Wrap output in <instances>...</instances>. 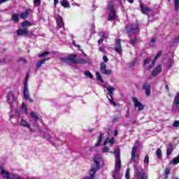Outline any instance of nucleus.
<instances>
[{"mask_svg":"<svg viewBox=\"0 0 179 179\" xmlns=\"http://www.w3.org/2000/svg\"><path fill=\"white\" fill-rule=\"evenodd\" d=\"M78 55L76 54H71L67 57H60L61 62H64V64H78L80 65H85V64H87L86 59L80 58L77 59Z\"/></svg>","mask_w":179,"mask_h":179,"instance_id":"f257e3e1","label":"nucleus"},{"mask_svg":"<svg viewBox=\"0 0 179 179\" xmlns=\"http://www.w3.org/2000/svg\"><path fill=\"white\" fill-rule=\"evenodd\" d=\"M109 153H114L115 155V171L112 173V177L113 179H117V175L120 173V170H121V152L120 148H117L113 152H109Z\"/></svg>","mask_w":179,"mask_h":179,"instance_id":"f03ea898","label":"nucleus"},{"mask_svg":"<svg viewBox=\"0 0 179 179\" xmlns=\"http://www.w3.org/2000/svg\"><path fill=\"white\" fill-rule=\"evenodd\" d=\"M134 175L136 176V179L149 178V176H148V173L145 172V170H143L141 166L135 168Z\"/></svg>","mask_w":179,"mask_h":179,"instance_id":"7ed1b4c3","label":"nucleus"},{"mask_svg":"<svg viewBox=\"0 0 179 179\" xmlns=\"http://www.w3.org/2000/svg\"><path fill=\"white\" fill-rule=\"evenodd\" d=\"M28 80H29V74L27 75V78L24 83V91H23L24 99V100H28V101H30V103H33V99L30 98V95H29V89L27 87Z\"/></svg>","mask_w":179,"mask_h":179,"instance_id":"20e7f679","label":"nucleus"},{"mask_svg":"<svg viewBox=\"0 0 179 179\" xmlns=\"http://www.w3.org/2000/svg\"><path fill=\"white\" fill-rule=\"evenodd\" d=\"M125 30L127 33V34H129L131 33H136L138 30H139V26L138 24L135 25L134 24H130L125 27Z\"/></svg>","mask_w":179,"mask_h":179,"instance_id":"39448f33","label":"nucleus"},{"mask_svg":"<svg viewBox=\"0 0 179 179\" xmlns=\"http://www.w3.org/2000/svg\"><path fill=\"white\" fill-rule=\"evenodd\" d=\"M107 90H108L107 94H108V96H110V98H108V101H110V103L112 106L115 107V106H117V103H115V101H114V98H113V92H114V90H115V88L109 87L107 88Z\"/></svg>","mask_w":179,"mask_h":179,"instance_id":"423d86ee","label":"nucleus"},{"mask_svg":"<svg viewBox=\"0 0 179 179\" xmlns=\"http://www.w3.org/2000/svg\"><path fill=\"white\" fill-rule=\"evenodd\" d=\"M100 71L103 75H111L113 72L110 69H107V65L103 62L100 64Z\"/></svg>","mask_w":179,"mask_h":179,"instance_id":"0eeeda50","label":"nucleus"},{"mask_svg":"<svg viewBox=\"0 0 179 179\" xmlns=\"http://www.w3.org/2000/svg\"><path fill=\"white\" fill-rule=\"evenodd\" d=\"M115 51L117 54H121L122 52V46L121 45V39L120 38L115 39Z\"/></svg>","mask_w":179,"mask_h":179,"instance_id":"6e6552de","label":"nucleus"},{"mask_svg":"<svg viewBox=\"0 0 179 179\" xmlns=\"http://www.w3.org/2000/svg\"><path fill=\"white\" fill-rule=\"evenodd\" d=\"M132 101L133 103H134V106L137 107L138 111H142V110L145 108L143 104H142L141 101H138V99L136 97H133Z\"/></svg>","mask_w":179,"mask_h":179,"instance_id":"1a4fd4ad","label":"nucleus"},{"mask_svg":"<svg viewBox=\"0 0 179 179\" xmlns=\"http://www.w3.org/2000/svg\"><path fill=\"white\" fill-rule=\"evenodd\" d=\"M0 174L2 176L3 178H10V173L9 171L5 170L2 166H0Z\"/></svg>","mask_w":179,"mask_h":179,"instance_id":"9d476101","label":"nucleus"},{"mask_svg":"<svg viewBox=\"0 0 179 179\" xmlns=\"http://www.w3.org/2000/svg\"><path fill=\"white\" fill-rule=\"evenodd\" d=\"M150 85H149V83H145L143 84V90H145V95L147 96V97H149L150 96Z\"/></svg>","mask_w":179,"mask_h":179,"instance_id":"9b49d317","label":"nucleus"},{"mask_svg":"<svg viewBox=\"0 0 179 179\" xmlns=\"http://www.w3.org/2000/svg\"><path fill=\"white\" fill-rule=\"evenodd\" d=\"M140 8L141 9V13L143 15H146L147 13H149V12H152V9L149 7L145 6V4L143 3H141Z\"/></svg>","mask_w":179,"mask_h":179,"instance_id":"f8f14e48","label":"nucleus"},{"mask_svg":"<svg viewBox=\"0 0 179 179\" xmlns=\"http://www.w3.org/2000/svg\"><path fill=\"white\" fill-rule=\"evenodd\" d=\"M14 101H16L15 94L12 93V92H10L7 96V103H8V104H12V103H14Z\"/></svg>","mask_w":179,"mask_h":179,"instance_id":"ddd939ff","label":"nucleus"},{"mask_svg":"<svg viewBox=\"0 0 179 179\" xmlns=\"http://www.w3.org/2000/svg\"><path fill=\"white\" fill-rule=\"evenodd\" d=\"M30 10L31 9H27L24 12L21 13L20 15V17L23 19V20H26L28 17H30Z\"/></svg>","mask_w":179,"mask_h":179,"instance_id":"4468645a","label":"nucleus"},{"mask_svg":"<svg viewBox=\"0 0 179 179\" xmlns=\"http://www.w3.org/2000/svg\"><path fill=\"white\" fill-rule=\"evenodd\" d=\"M162 72V64H159L151 73L152 76L155 78L159 73Z\"/></svg>","mask_w":179,"mask_h":179,"instance_id":"2eb2a0df","label":"nucleus"},{"mask_svg":"<svg viewBox=\"0 0 179 179\" xmlns=\"http://www.w3.org/2000/svg\"><path fill=\"white\" fill-rule=\"evenodd\" d=\"M89 174L90 176H85L83 179H94L96 177V169L94 168H92Z\"/></svg>","mask_w":179,"mask_h":179,"instance_id":"dca6fc26","label":"nucleus"},{"mask_svg":"<svg viewBox=\"0 0 179 179\" xmlns=\"http://www.w3.org/2000/svg\"><path fill=\"white\" fill-rule=\"evenodd\" d=\"M29 34V30L27 29H19L17 30V36H24L26 37Z\"/></svg>","mask_w":179,"mask_h":179,"instance_id":"f3484780","label":"nucleus"},{"mask_svg":"<svg viewBox=\"0 0 179 179\" xmlns=\"http://www.w3.org/2000/svg\"><path fill=\"white\" fill-rule=\"evenodd\" d=\"M117 16V11L115 10L110 11L108 16V20L109 22H113L115 19V17Z\"/></svg>","mask_w":179,"mask_h":179,"instance_id":"a211bd4d","label":"nucleus"},{"mask_svg":"<svg viewBox=\"0 0 179 179\" xmlns=\"http://www.w3.org/2000/svg\"><path fill=\"white\" fill-rule=\"evenodd\" d=\"M136 152H138V147L134 146L131 150V162H135V159L136 158V156H138Z\"/></svg>","mask_w":179,"mask_h":179,"instance_id":"6ab92c4d","label":"nucleus"},{"mask_svg":"<svg viewBox=\"0 0 179 179\" xmlns=\"http://www.w3.org/2000/svg\"><path fill=\"white\" fill-rule=\"evenodd\" d=\"M176 107V108H179V92L176 94L175 96L173 102V108Z\"/></svg>","mask_w":179,"mask_h":179,"instance_id":"aec40b11","label":"nucleus"},{"mask_svg":"<svg viewBox=\"0 0 179 179\" xmlns=\"http://www.w3.org/2000/svg\"><path fill=\"white\" fill-rule=\"evenodd\" d=\"M93 162L96 166H92V169H95L96 173H97V171L100 169V162H99V159L97 157H94L93 159Z\"/></svg>","mask_w":179,"mask_h":179,"instance_id":"412c9836","label":"nucleus"},{"mask_svg":"<svg viewBox=\"0 0 179 179\" xmlns=\"http://www.w3.org/2000/svg\"><path fill=\"white\" fill-rule=\"evenodd\" d=\"M57 24L59 28L64 27L65 24L64 23V20H62V17H61V15H58L57 19Z\"/></svg>","mask_w":179,"mask_h":179,"instance_id":"4be33fe9","label":"nucleus"},{"mask_svg":"<svg viewBox=\"0 0 179 179\" xmlns=\"http://www.w3.org/2000/svg\"><path fill=\"white\" fill-rule=\"evenodd\" d=\"M169 147L166 150V156L167 157H170V155L171 153H173V151L174 150V146L173 145V143H169Z\"/></svg>","mask_w":179,"mask_h":179,"instance_id":"5701e85b","label":"nucleus"},{"mask_svg":"<svg viewBox=\"0 0 179 179\" xmlns=\"http://www.w3.org/2000/svg\"><path fill=\"white\" fill-rule=\"evenodd\" d=\"M107 143H110V145H114V143H115V140L113 137H112L111 138H110V137H108L105 139L103 142V146H106Z\"/></svg>","mask_w":179,"mask_h":179,"instance_id":"b1692460","label":"nucleus"},{"mask_svg":"<svg viewBox=\"0 0 179 179\" xmlns=\"http://www.w3.org/2000/svg\"><path fill=\"white\" fill-rule=\"evenodd\" d=\"M103 136H104V134L101 133L98 137L96 143L95 144V148L100 146V144L103 142Z\"/></svg>","mask_w":179,"mask_h":179,"instance_id":"393cba45","label":"nucleus"},{"mask_svg":"<svg viewBox=\"0 0 179 179\" xmlns=\"http://www.w3.org/2000/svg\"><path fill=\"white\" fill-rule=\"evenodd\" d=\"M48 59H50V58H45L42 60L38 61L36 64V68H41V65L45 64V61H48Z\"/></svg>","mask_w":179,"mask_h":179,"instance_id":"a878e982","label":"nucleus"},{"mask_svg":"<svg viewBox=\"0 0 179 179\" xmlns=\"http://www.w3.org/2000/svg\"><path fill=\"white\" fill-rule=\"evenodd\" d=\"M20 124H21L22 127H24V128H28L29 129H30V124H29V122H27V121L22 119L20 121Z\"/></svg>","mask_w":179,"mask_h":179,"instance_id":"bb28decb","label":"nucleus"},{"mask_svg":"<svg viewBox=\"0 0 179 179\" xmlns=\"http://www.w3.org/2000/svg\"><path fill=\"white\" fill-rule=\"evenodd\" d=\"M60 3H61L62 6H63L64 8H70L71 7V4L69 3V1H68L66 0L61 1Z\"/></svg>","mask_w":179,"mask_h":179,"instance_id":"cd10ccee","label":"nucleus"},{"mask_svg":"<svg viewBox=\"0 0 179 179\" xmlns=\"http://www.w3.org/2000/svg\"><path fill=\"white\" fill-rule=\"evenodd\" d=\"M30 116L34 120V121H38V120H40L38 115H37V113H36L34 111H31L30 113Z\"/></svg>","mask_w":179,"mask_h":179,"instance_id":"c85d7f7f","label":"nucleus"},{"mask_svg":"<svg viewBox=\"0 0 179 179\" xmlns=\"http://www.w3.org/2000/svg\"><path fill=\"white\" fill-rule=\"evenodd\" d=\"M137 41H138V38H136V36H134L133 38L130 39L129 44L132 45V47H136Z\"/></svg>","mask_w":179,"mask_h":179,"instance_id":"c756f323","label":"nucleus"},{"mask_svg":"<svg viewBox=\"0 0 179 179\" xmlns=\"http://www.w3.org/2000/svg\"><path fill=\"white\" fill-rule=\"evenodd\" d=\"M11 19L13 20V22H14L15 23H19V14L16 13V14H13L11 17Z\"/></svg>","mask_w":179,"mask_h":179,"instance_id":"7c9ffc66","label":"nucleus"},{"mask_svg":"<svg viewBox=\"0 0 179 179\" xmlns=\"http://www.w3.org/2000/svg\"><path fill=\"white\" fill-rule=\"evenodd\" d=\"M21 24L23 29H24L25 27H30V26H32L31 22H29L28 20L22 22Z\"/></svg>","mask_w":179,"mask_h":179,"instance_id":"2f4dec72","label":"nucleus"},{"mask_svg":"<svg viewBox=\"0 0 179 179\" xmlns=\"http://www.w3.org/2000/svg\"><path fill=\"white\" fill-rule=\"evenodd\" d=\"M107 10H115V9L114 8V2L113 1H109L108 3V6H107Z\"/></svg>","mask_w":179,"mask_h":179,"instance_id":"473e14b6","label":"nucleus"},{"mask_svg":"<svg viewBox=\"0 0 179 179\" xmlns=\"http://www.w3.org/2000/svg\"><path fill=\"white\" fill-rule=\"evenodd\" d=\"M169 174H170V168L167 167L164 170V179H167L169 178Z\"/></svg>","mask_w":179,"mask_h":179,"instance_id":"72a5a7b5","label":"nucleus"},{"mask_svg":"<svg viewBox=\"0 0 179 179\" xmlns=\"http://www.w3.org/2000/svg\"><path fill=\"white\" fill-rule=\"evenodd\" d=\"M85 75L86 78H90V79H93V74L89 71H85Z\"/></svg>","mask_w":179,"mask_h":179,"instance_id":"f704fd0d","label":"nucleus"},{"mask_svg":"<svg viewBox=\"0 0 179 179\" xmlns=\"http://www.w3.org/2000/svg\"><path fill=\"white\" fill-rule=\"evenodd\" d=\"M157 159H162V150L157 149L156 151Z\"/></svg>","mask_w":179,"mask_h":179,"instance_id":"c9c22d12","label":"nucleus"},{"mask_svg":"<svg viewBox=\"0 0 179 179\" xmlns=\"http://www.w3.org/2000/svg\"><path fill=\"white\" fill-rule=\"evenodd\" d=\"M96 75L97 80H100V82H101V83H103L104 81L103 80V78H101V75H100V73L99 72H96Z\"/></svg>","mask_w":179,"mask_h":179,"instance_id":"e433bc0d","label":"nucleus"},{"mask_svg":"<svg viewBox=\"0 0 179 179\" xmlns=\"http://www.w3.org/2000/svg\"><path fill=\"white\" fill-rule=\"evenodd\" d=\"M172 163L173 164H178V163H179V154L178 155L176 158H173L172 159Z\"/></svg>","mask_w":179,"mask_h":179,"instance_id":"4c0bfd02","label":"nucleus"},{"mask_svg":"<svg viewBox=\"0 0 179 179\" xmlns=\"http://www.w3.org/2000/svg\"><path fill=\"white\" fill-rule=\"evenodd\" d=\"M50 55V52L45 51V52H43V53L38 55V57L43 58V57H45L46 55Z\"/></svg>","mask_w":179,"mask_h":179,"instance_id":"58836bf2","label":"nucleus"},{"mask_svg":"<svg viewBox=\"0 0 179 179\" xmlns=\"http://www.w3.org/2000/svg\"><path fill=\"white\" fill-rule=\"evenodd\" d=\"M131 171V170L129 169V168H127L126 170V173H125V178L126 179H130L129 178V172Z\"/></svg>","mask_w":179,"mask_h":179,"instance_id":"ea45409f","label":"nucleus"},{"mask_svg":"<svg viewBox=\"0 0 179 179\" xmlns=\"http://www.w3.org/2000/svg\"><path fill=\"white\" fill-rule=\"evenodd\" d=\"M162 54H163V52L162 51V50H159L157 53V55H156V56H155V59H157L158 58H160L161 57H162Z\"/></svg>","mask_w":179,"mask_h":179,"instance_id":"a19ab883","label":"nucleus"},{"mask_svg":"<svg viewBox=\"0 0 179 179\" xmlns=\"http://www.w3.org/2000/svg\"><path fill=\"white\" fill-rule=\"evenodd\" d=\"M150 62V57H147L143 61V65H148Z\"/></svg>","mask_w":179,"mask_h":179,"instance_id":"79ce46f5","label":"nucleus"},{"mask_svg":"<svg viewBox=\"0 0 179 179\" xmlns=\"http://www.w3.org/2000/svg\"><path fill=\"white\" fill-rule=\"evenodd\" d=\"M99 36H100V37H102L101 38H107V37L106 36V32L104 31L99 32Z\"/></svg>","mask_w":179,"mask_h":179,"instance_id":"37998d69","label":"nucleus"},{"mask_svg":"<svg viewBox=\"0 0 179 179\" xmlns=\"http://www.w3.org/2000/svg\"><path fill=\"white\" fill-rule=\"evenodd\" d=\"M179 0H175V10H178Z\"/></svg>","mask_w":179,"mask_h":179,"instance_id":"c03bdc74","label":"nucleus"},{"mask_svg":"<svg viewBox=\"0 0 179 179\" xmlns=\"http://www.w3.org/2000/svg\"><path fill=\"white\" fill-rule=\"evenodd\" d=\"M145 164H149V155H146L144 158Z\"/></svg>","mask_w":179,"mask_h":179,"instance_id":"a18cd8bd","label":"nucleus"},{"mask_svg":"<svg viewBox=\"0 0 179 179\" xmlns=\"http://www.w3.org/2000/svg\"><path fill=\"white\" fill-rule=\"evenodd\" d=\"M34 3L36 6H40L41 4V0H34Z\"/></svg>","mask_w":179,"mask_h":179,"instance_id":"49530a36","label":"nucleus"},{"mask_svg":"<svg viewBox=\"0 0 179 179\" xmlns=\"http://www.w3.org/2000/svg\"><path fill=\"white\" fill-rule=\"evenodd\" d=\"M12 179H22V178H20V176L15 174L12 176Z\"/></svg>","mask_w":179,"mask_h":179,"instance_id":"de8ad7c7","label":"nucleus"},{"mask_svg":"<svg viewBox=\"0 0 179 179\" xmlns=\"http://www.w3.org/2000/svg\"><path fill=\"white\" fill-rule=\"evenodd\" d=\"M109 150H110V148H108V147H103V153H107V152H109Z\"/></svg>","mask_w":179,"mask_h":179,"instance_id":"09e8293b","label":"nucleus"},{"mask_svg":"<svg viewBox=\"0 0 179 179\" xmlns=\"http://www.w3.org/2000/svg\"><path fill=\"white\" fill-rule=\"evenodd\" d=\"M173 127H175L176 128H178V127H179V120H176L173 122Z\"/></svg>","mask_w":179,"mask_h":179,"instance_id":"8fccbe9b","label":"nucleus"},{"mask_svg":"<svg viewBox=\"0 0 179 179\" xmlns=\"http://www.w3.org/2000/svg\"><path fill=\"white\" fill-rule=\"evenodd\" d=\"M21 108L22 110H24V111H27V106H26V104H24V103H22Z\"/></svg>","mask_w":179,"mask_h":179,"instance_id":"3c124183","label":"nucleus"},{"mask_svg":"<svg viewBox=\"0 0 179 179\" xmlns=\"http://www.w3.org/2000/svg\"><path fill=\"white\" fill-rule=\"evenodd\" d=\"M27 36H29V37L30 38H31V37H33V36H34V33H33V32H29V31H28Z\"/></svg>","mask_w":179,"mask_h":179,"instance_id":"603ef678","label":"nucleus"},{"mask_svg":"<svg viewBox=\"0 0 179 179\" xmlns=\"http://www.w3.org/2000/svg\"><path fill=\"white\" fill-rule=\"evenodd\" d=\"M120 120V117H117L113 119L112 122H117Z\"/></svg>","mask_w":179,"mask_h":179,"instance_id":"864d4df0","label":"nucleus"},{"mask_svg":"<svg viewBox=\"0 0 179 179\" xmlns=\"http://www.w3.org/2000/svg\"><path fill=\"white\" fill-rule=\"evenodd\" d=\"M99 51H100L101 52H104V51H106V49H104V48L103 47H99Z\"/></svg>","mask_w":179,"mask_h":179,"instance_id":"5fc2aeb1","label":"nucleus"},{"mask_svg":"<svg viewBox=\"0 0 179 179\" xmlns=\"http://www.w3.org/2000/svg\"><path fill=\"white\" fill-rule=\"evenodd\" d=\"M103 59L104 62H108V57H107V56H103Z\"/></svg>","mask_w":179,"mask_h":179,"instance_id":"6e6d98bb","label":"nucleus"},{"mask_svg":"<svg viewBox=\"0 0 179 179\" xmlns=\"http://www.w3.org/2000/svg\"><path fill=\"white\" fill-rule=\"evenodd\" d=\"M103 41H104V38H99V40L98 41V44H101Z\"/></svg>","mask_w":179,"mask_h":179,"instance_id":"4d7b16f0","label":"nucleus"},{"mask_svg":"<svg viewBox=\"0 0 179 179\" xmlns=\"http://www.w3.org/2000/svg\"><path fill=\"white\" fill-rule=\"evenodd\" d=\"M73 45H74V47H78V48H80V45H76V43H75V41H73Z\"/></svg>","mask_w":179,"mask_h":179,"instance_id":"13d9d810","label":"nucleus"},{"mask_svg":"<svg viewBox=\"0 0 179 179\" xmlns=\"http://www.w3.org/2000/svg\"><path fill=\"white\" fill-rule=\"evenodd\" d=\"M156 61H157V59H155V57L152 62V66L155 65V64H156Z\"/></svg>","mask_w":179,"mask_h":179,"instance_id":"bf43d9fd","label":"nucleus"},{"mask_svg":"<svg viewBox=\"0 0 179 179\" xmlns=\"http://www.w3.org/2000/svg\"><path fill=\"white\" fill-rule=\"evenodd\" d=\"M152 68H153V65H152V64H150V66H148V71H150V69H151Z\"/></svg>","mask_w":179,"mask_h":179,"instance_id":"052dcab7","label":"nucleus"},{"mask_svg":"<svg viewBox=\"0 0 179 179\" xmlns=\"http://www.w3.org/2000/svg\"><path fill=\"white\" fill-rule=\"evenodd\" d=\"M126 118H129V110L127 111Z\"/></svg>","mask_w":179,"mask_h":179,"instance_id":"680f3d73","label":"nucleus"},{"mask_svg":"<svg viewBox=\"0 0 179 179\" xmlns=\"http://www.w3.org/2000/svg\"><path fill=\"white\" fill-rule=\"evenodd\" d=\"M156 41V38H152L150 41V43H155Z\"/></svg>","mask_w":179,"mask_h":179,"instance_id":"e2e57ef3","label":"nucleus"},{"mask_svg":"<svg viewBox=\"0 0 179 179\" xmlns=\"http://www.w3.org/2000/svg\"><path fill=\"white\" fill-rule=\"evenodd\" d=\"M118 135V130H115L114 132V136H117Z\"/></svg>","mask_w":179,"mask_h":179,"instance_id":"0e129e2a","label":"nucleus"},{"mask_svg":"<svg viewBox=\"0 0 179 179\" xmlns=\"http://www.w3.org/2000/svg\"><path fill=\"white\" fill-rule=\"evenodd\" d=\"M165 87H166L167 92L170 91V87L167 85L165 86Z\"/></svg>","mask_w":179,"mask_h":179,"instance_id":"69168bd1","label":"nucleus"},{"mask_svg":"<svg viewBox=\"0 0 179 179\" xmlns=\"http://www.w3.org/2000/svg\"><path fill=\"white\" fill-rule=\"evenodd\" d=\"M54 4L55 6L58 5V0H54Z\"/></svg>","mask_w":179,"mask_h":179,"instance_id":"338daca9","label":"nucleus"},{"mask_svg":"<svg viewBox=\"0 0 179 179\" xmlns=\"http://www.w3.org/2000/svg\"><path fill=\"white\" fill-rule=\"evenodd\" d=\"M129 3H134V0H127Z\"/></svg>","mask_w":179,"mask_h":179,"instance_id":"774afa93","label":"nucleus"}]
</instances>
